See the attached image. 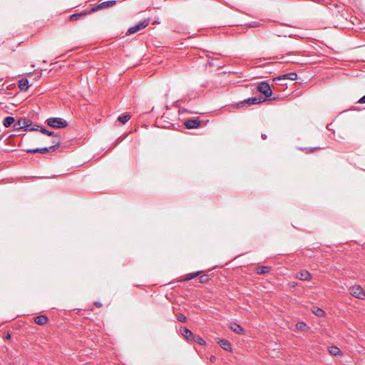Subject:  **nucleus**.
Masks as SVG:
<instances>
[{
	"instance_id": "nucleus-1",
	"label": "nucleus",
	"mask_w": 365,
	"mask_h": 365,
	"mask_svg": "<svg viewBox=\"0 0 365 365\" xmlns=\"http://www.w3.org/2000/svg\"><path fill=\"white\" fill-rule=\"evenodd\" d=\"M32 125L31 120L26 118H20L17 122L14 123V130H19L21 128H24L26 130H38V128L40 126L36 125V128L30 126Z\"/></svg>"
},
{
	"instance_id": "nucleus-2",
	"label": "nucleus",
	"mask_w": 365,
	"mask_h": 365,
	"mask_svg": "<svg viewBox=\"0 0 365 365\" xmlns=\"http://www.w3.org/2000/svg\"><path fill=\"white\" fill-rule=\"evenodd\" d=\"M265 101H266V98H264L262 96L252 97V98H249L247 99H245L242 101L237 103L236 105V107L240 108V107L245 106V105H247V106L257 105V104L262 103L264 102Z\"/></svg>"
},
{
	"instance_id": "nucleus-3",
	"label": "nucleus",
	"mask_w": 365,
	"mask_h": 365,
	"mask_svg": "<svg viewBox=\"0 0 365 365\" xmlns=\"http://www.w3.org/2000/svg\"><path fill=\"white\" fill-rule=\"evenodd\" d=\"M180 331L187 341H190L191 342H205L200 336L195 335L187 328H181Z\"/></svg>"
},
{
	"instance_id": "nucleus-4",
	"label": "nucleus",
	"mask_w": 365,
	"mask_h": 365,
	"mask_svg": "<svg viewBox=\"0 0 365 365\" xmlns=\"http://www.w3.org/2000/svg\"><path fill=\"white\" fill-rule=\"evenodd\" d=\"M46 123L48 125L54 128H63L68 125L67 122L61 118H49Z\"/></svg>"
},
{
	"instance_id": "nucleus-5",
	"label": "nucleus",
	"mask_w": 365,
	"mask_h": 365,
	"mask_svg": "<svg viewBox=\"0 0 365 365\" xmlns=\"http://www.w3.org/2000/svg\"><path fill=\"white\" fill-rule=\"evenodd\" d=\"M257 91L264 95V98H270L272 95V91L269 84L267 81H262L257 86Z\"/></svg>"
},
{
	"instance_id": "nucleus-6",
	"label": "nucleus",
	"mask_w": 365,
	"mask_h": 365,
	"mask_svg": "<svg viewBox=\"0 0 365 365\" xmlns=\"http://www.w3.org/2000/svg\"><path fill=\"white\" fill-rule=\"evenodd\" d=\"M148 24H149L148 19L141 21L138 22L136 25L129 28L127 34H135V33L145 29V27H147L148 26Z\"/></svg>"
},
{
	"instance_id": "nucleus-7",
	"label": "nucleus",
	"mask_w": 365,
	"mask_h": 365,
	"mask_svg": "<svg viewBox=\"0 0 365 365\" xmlns=\"http://www.w3.org/2000/svg\"><path fill=\"white\" fill-rule=\"evenodd\" d=\"M350 294L358 299H364L365 298V292L360 286H354L349 289Z\"/></svg>"
},
{
	"instance_id": "nucleus-8",
	"label": "nucleus",
	"mask_w": 365,
	"mask_h": 365,
	"mask_svg": "<svg viewBox=\"0 0 365 365\" xmlns=\"http://www.w3.org/2000/svg\"><path fill=\"white\" fill-rule=\"evenodd\" d=\"M115 4H116L115 0H110V1H103L101 4H99L98 5L96 6L95 7L92 8L91 11L94 12V11H97L101 9L111 7V6H114Z\"/></svg>"
},
{
	"instance_id": "nucleus-9",
	"label": "nucleus",
	"mask_w": 365,
	"mask_h": 365,
	"mask_svg": "<svg viewBox=\"0 0 365 365\" xmlns=\"http://www.w3.org/2000/svg\"><path fill=\"white\" fill-rule=\"evenodd\" d=\"M201 121L198 119H188L185 121L184 125L187 129H193L200 127Z\"/></svg>"
},
{
	"instance_id": "nucleus-10",
	"label": "nucleus",
	"mask_w": 365,
	"mask_h": 365,
	"mask_svg": "<svg viewBox=\"0 0 365 365\" xmlns=\"http://www.w3.org/2000/svg\"><path fill=\"white\" fill-rule=\"evenodd\" d=\"M29 153H39L41 154H44L46 153H52L53 152V147H46L42 148H36V149H29L26 150Z\"/></svg>"
},
{
	"instance_id": "nucleus-11",
	"label": "nucleus",
	"mask_w": 365,
	"mask_h": 365,
	"mask_svg": "<svg viewBox=\"0 0 365 365\" xmlns=\"http://www.w3.org/2000/svg\"><path fill=\"white\" fill-rule=\"evenodd\" d=\"M297 77V75L296 73H289L284 75L279 76L274 78V81H280L282 80H295Z\"/></svg>"
},
{
	"instance_id": "nucleus-12",
	"label": "nucleus",
	"mask_w": 365,
	"mask_h": 365,
	"mask_svg": "<svg viewBox=\"0 0 365 365\" xmlns=\"http://www.w3.org/2000/svg\"><path fill=\"white\" fill-rule=\"evenodd\" d=\"M19 88L22 91H26L29 87V83L27 78H24L19 81Z\"/></svg>"
},
{
	"instance_id": "nucleus-13",
	"label": "nucleus",
	"mask_w": 365,
	"mask_h": 365,
	"mask_svg": "<svg viewBox=\"0 0 365 365\" xmlns=\"http://www.w3.org/2000/svg\"><path fill=\"white\" fill-rule=\"evenodd\" d=\"M296 277L301 280H309L312 278L311 274L306 270L297 273Z\"/></svg>"
},
{
	"instance_id": "nucleus-14",
	"label": "nucleus",
	"mask_w": 365,
	"mask_h": 365,
	"mask_svg": "<svg viewBox=\"0 0 365 365\" xmlns=\"http://www.w3.org/2000/svg\"><path fill=\"white\" fill-rule=\"evenodd\" d=\"M48 321V317L46 315H39L35 317L34 322L38 325H44Z\"/></svg>"
},
{
	"instance_id": "nucleus-15",
	"label": "nucleus",
	"mask_w": 365,
	"mask_h": 365,
	"mask_svg": "<svg viewBox=\"0 0 365 365\" xmlns=\"http://www.w3.org/2000/svg\"><path fill=\"white\" fill-rule=\"evenodd\" d=\"M15 123V119L14 117L7 116L3 120V125L6 128L10 127L13 123Z\"/></svg>"
},
{
	"instance_id": "nucleus-16",
	"label": "nucleus",
	"mask_w": 365,
	"mask_h": 365,
	"mask_svg": "<svg viewBox=\"0 0 365 365\" xmlns=\"http://www.w3.org/2000/svg\"><path fill=\"white\" fill-rule=\"evenodd\" d=\"M53 139L52 140L53 145L50 147H53V152L58 148L60 145V136L57 134H54Z\"/></svg>"
},
{
	"instance_id": "nucleus-17",
	"label": "nucleus",
	"mask_w": 365,
	"mask_h": 365,
	"mask_svg": "<svg viewBox=\"0 0 365 365\" xmlns=\"http://www.w3.org/2000/svg\"><path fill=\"white\" fill-rule=\"evenodd\" d=\"M86 14H87V13H86V12L73 14L71 16H70L69 19H70V21H77V20H79L80 19L84 17L85 16H86Z\"/></svg>"
},
{
	"instance_id": "nucleus-18",
	"label": "nucleus",
	"mask_w": 365,
	"mask_h": 365,
	"mask_svg": "<svg viewBox=\"0 0 365 365\" xmlns=\"http://www.w3.org/2000/svg\"><path fill=\"white\" fill-rule=\"evenodd\" d=\"M328 349H329V352L334 356L340 355L341 354L339 348H338L336 346H329Z\"/></svg>"
},
{
	"instance_id": "nucleus-19",
	"label": "nucleus",
	"mask_w": 365,
	"mask_h": 365,
	"mask_svg": "<svg viewBox=\"0 0 365 365\" xmlns=\"http://www.w3.org/2000/svg\"><path fill=\"white\" fill-rule=\"evenodd\" d=\"M270 271V267L266 266L258 267L256 269V272L258 274H263L268 273Z\"/></svg>"
},
{
	"instance_id": "nucleus-20",
	"label": "nucleus",
	"mask_w": 365,
	"mask_h": 365,
	"mask_svg": "<svg viewBox=\"0 0 365 365\" xmlns=\"http://www.w3.org/2000/svg\"><path fill=\"white\" fill-rule=\"evenodd\" d=\"M312 312L317 317H324L325 314H326V312L322 309L321 308H319V307H313L312 309Z\"/></svg>"
},
{
	"instance_id": "nucleus-21",
	"label": "nucleus",
	"mask_w": 365,
	"mask_h": 365,
	"mask_svg": "<svg viewBox=\"0 0 365 365\" xmlns=\"http://www.w3.org/2000/svg\"><path fill=\"white\" fill-rule=\"evenodd\" d=\"M230 327L233 331L237 334H241L243 331L242 327L240 325L237 324L235 323L231 324Z\"/></svg>"
},
{
	"instance_id": "nucleus-22",
	"label": "nucleus",
	"mask_w": 365,
	"mask_h": 365,
	"mask_svg": "<svg viewBox=\"0 0 365 365\" xmlns=\"http://www.w3.org/2000/svg\"><path fill=\"white\" fill-rule=\"evenodd\" d=\"M320 147H312V148H299V149L306 154L312 153L317 150L322 149Z\"/></svg>"
},
{
	"instance_id": "nucleus-23",
	"label": "nucleus",
	"mask_w": 365,
	"mask_h": 365,
	"mask_svg": "<svg viewBox=\"0 0 365 365\" xmlns=\"http://www.w3.org/2000/svg\"><path fill=\"white\" fill-rule=\"evenodd\" d=\"M131 118L130 114L121 115L118 117V120L123 124L127 123Z\"/></svg>"
},
{
	"instance_id": "nucleus-24",
	"label": "nucleus",
	"mask_w": 365,
	"mask_h": 365,
	"mask_svg": "<svg viewBox=\"0 0 365 365\" xmlns=\"http://www.w3.org/2000/svg\"><path fill=\"white\" fill-rule=\"evenodd\" d=\"M296 328L299 331H306L309 327L304 322H299L296 324Z\"/></svg>"
},
{
	"instance_id": "nucleus-25",
	"label": "nucleus",
	"mask_w": 365,
	"mask_h": 365,
	"mask_svg": "<svg viewBox=\"0 0 365 365\" xmlns=\"http://www.w3.org/2000/svg\"><path fill=\"white\" fill-rule=\"evenodd\" d=\"M201 272H202L201 271H198L196 272L190 273L185 276L184 280L188 281V280L192 279L195 278L197 276H198Z\"/></svg>"
},
{
	"instance_id": "nucleus-26",
	"label": "nucleus",
	"mask_w": 365,
	"mask_h": 365,
	"mask_svg": "<svg viewBox=\"0 0 365 365\" xmlns=\"http://www.w3.org/2000/svg\"><path fill=\"white\" fill-rule=\"evenodd\" d=\"M232 344H220V347L225 351H232Z\"/></svg>"
},
{
	"instance_id": "nucleus-27",
	"label": "nucleus",
	"mask_w": 365,
	"mask_h": 365,
	"mask_svg": "<svg viewBox=\"0 0 365 365\" xmlns=\"http://www.w3.org/2000/svg\"><path fill=\"white\" fill-rule=\"evenodd\" d=\"M42 133L45 134V135H54V132L53 131H49L47 129H46L45 128H43V127H41L40 130H39Z\"/></svg>"
},
{
	"instance_id": "nucleus-28",
	"label": "nucleus",
	"mask_w": 365,
	"mask_h": 365,
	"mask_svg": "<svg viewBox=\"0 0 365 365\" xmlns=\"http://www.w3.org/2000/svg\"><path fill=\"white\" fill-rule=\"evenodd\" d=\"M210 280V277L207 274L202 275L199 277V281L200 283H206Z\"/></svg>"
},
{
	"instance_id": "nucleus-29",
	"label": "nucleus",
	"mask_w": 365,
	"mask_h": 365,
	"mask_svg": "<svg viewBox=\"0 0 365 365\" xmlns=\"http://www.w3.org/2000/svg\"><path fill=\"white\" fill-rule=\"evenodd\" d=\"M177 319H178V321H180L181 322H185L186 320H187L186 317L184 316L182 314H180L177 315Z\"/></svg>"
},
{
	"instance_id": "nucleus-30",
	"label": "nucleus",
	"mask_w": 365,
	"mask_h": 365,
	"mask_svg": "<svg viewBox=\"0 0 365 365\" xmlns=\"http://www.w3.org/2000/svg\"><path fill=\"white\" fill-rule=\"evenodd\" d=\"M11 334H10L9 332H5V333L4 334L3 339H4V340H10V339H11Z\"/></svg>"
},
{
	"instance_id": "nucleus-31",
	"label": "nucleus",
	"mask_w": 365,
	"mask_h": 365,
	"mask_svg": "<svg viewBox=\"0 0 365 365\" xmlns=\"http://www.w3.org/2000/svg\"><path fill=\"white\" fill-rule=\"evenodd\" d=\"M259 25V24L257 22H252V24H250V27H257Z\"/></svg>"
},
{
	"instance_id": "nucleus-32",
	"label": "nucleus",
	"mask_w": 365,
	"mask_h": 365,
	"mask_svg": "<svg viewBox=\"0 0 365 365\" xmlns=\"http://www.w3.org/2000/svg\"><path fill=\"white\" fill-rule=\"evenodd\" d=\"M359 103H365V95L359 99Z\"/></svg>"
},
{
	"instance_id": "nucleus-33",
	"label": "nucleus",
	"mask_w": 365,
	"mask_h": 365,
	"mask_svg": "<svg viewBox=\"0 0 365 365\" xmlns=\"http://www.w3.org/2000/svg\"><path fill=\"white\" fill-rule=\"evenodd\" d=\"M210 360L211 362L214 363L216 361V357L215 356H211Z\"/></svg>"
},
{
	"instance_id": "nucleus-34",
	"label": "nucleus",
	"mask_w": 365,
	"mask_h": 365,
	"mask_svg": "<svg viewBox=\"0 0 365 365\" xmlns=\"http://www.w3.org/2000/svg\"><path fill=\"white\" fill-rule=\"evenodd\" d=\"M94 305L97 307H101L102 306L101 303L98 302H96L94 303Z\"/></svg>"
},
{
	"instance_id": "nucleus-35",
	"label": "nucleus",
	"mask_w": 365,
	"mask_h": 365,
	"mask_svg": "<svg viewBox=\"0 0 365 365\" xmlns=\"http://www.w3.org/2000/svg\"><path fill=\"white\" fill-rule=\"evenodd\" d=\"M261 137L263 140H265L267 138L266 134H262Z\"/></svg>"
},
{
	"instance_id": "nucleus-36",
	"label": "nucleus",
	"mask_w": 365,
	"mask_h": 365,
	"mask_svg": "<svg viewBox=\"0 0 365 365\" xmlns=\"http://www.w3.org/2000/svg\"><path fill=\"white\" fill-rule=\"evenodd\" d=\"M219 342L223 343V342H228L227 340L221 339Z\"/></svg>"
}]
</instances>
